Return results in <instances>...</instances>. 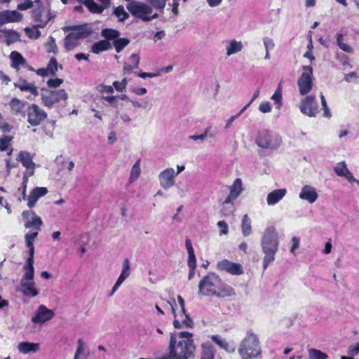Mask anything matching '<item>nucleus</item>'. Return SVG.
I'll list each match as a JSON object with an SVG mask.
<instances>
[{
  "mask_svg": "<svg viewBox=\"0 0 359 359\" xmlns=\"http://www.w3.org/2000/svg\"><path fill=\"white\" fill-rule=\"evenodd\" d=\"M168 354L158 359H189L194 355L196 346L191 332H180L177 337L171 333L168 346Z\"/></svg>",
  "mask_w": 359,
  "mask_h": 359,
  "instance_id": "1",
  "label": "nucleus"
},
{
  "mask_svg": "<svg viewBox=\"0 0 359 359\" xmlns=\"http://www.w3.org/2000/svg\"><path fill=\"white\" fill-rule=\"evenodd\" d=\"M199 292L205 296L229 298L236 296L235 289L218 275L210 273L204 276L198 285Z\"/></svg>",
  "mask_w": 359,
  "mask_h": 359,
  "instance_id": "2",
  "label": "nucleus"
},
{
  "mask_svg": "<svg viewBox=\"0 0 359 359\" xmlns=\"http://www.w3.org/2000/svg\"><path fill=\"white\" fill-rule=\"evenodd\" d=\"M278 235L276 228L273 226L267 227L264 231L261 243L262 251L264 254L263 259L264 269L274 261L275 255L278 251Z\"/></svg>",
  "mask_w": 359,
  "mask_h": 359,
  "instance_id": "3",
  "label": "nucleus"
},
{
  "mask_svg": "<svg viewBox=\"0 0 359 359\" xmlns=\"http://www.w3.org/2000/svg\"><path fill=\"white\" fill-rule=\"evenodd\" d=\"M238 351L242 359L258 358L262 353V350L257 336L252 331H248L241 341Z\"/></svg>",
  "mask_w": 359,
  "mask_h": 359,
  "instance_id": "4",
  "label": "nucleus"
},
{
  "mask_svg": "<svg viewBox=\"0 0 359 359\" xmlns=\"http://www.w3.org/2000/svg\"><path fill=\"white\" fill-rule=\"evenodd\" d=\"M127 9L133 16L144 22H148L158 17L157 13L152 14L153 9L150 5L137 1H131L127 5Z\"/></svg>",
  "mask_w": 359,
  "mask_h": 359,
  "instance_id": "5",
  "label": "nucleus"
},
{
  "mask_svg": "<svg viewBox=\"0 0 359 359\" xmlns=\"http://www.w3.org/2000/svg\"><path fill=\"white\" fill-rule=\"evenodd\" d=\"M255 142L261 148L274 150L280 146L282 138L268 130H262L258 132Z\"/></svg>",
  "mask_w": 359,
  "mask_h": 359,
  "instance_id": "6",
  "label": "nucleus"
},
{
  "mask_svg": "<svg viewBox=\"0 0 359 359\" xmlns=\"http://www.w3.org/2000/svg\"><path fill=\"white\" fill-rule=\"evenodd\" d=\"M23 271L24 275L20 280L19 291L26 297H34L39 294L33 282L34 270L23 269Z\"/></svg>",
  "mask_w": 359,
  "mask_h": 359,
  "instance_id": "7",
  "label": "nucleus"
},
{
  "mask_svg": "<svg viewBox=\"0 0 359 359\" xmlns=\"http://www.w3.org/2000/svg\"><path fill=\"white\" fill-rule=\"evenodd\" d=\"M229 194L222 202L223 205H230V210L229 212L226 211L224 208L221 210L222 214L224 216L230 215L234 210V201L240 196L243 190L241 179L236 178L234 180L233 184L229 187Z\"/></svg>",
  "mask_w": 359,
  "mask_h": 359,
  "instance_id": "8",
  "label": "nucleus"
},
{
  "mask_svg": "<svg viewBox=\"0 0 359 359\" xmlns=\"http://www.w3.org/2000/svg\"><path fill=\"white\" fill-rule=\"evenodd\" d=\"M304 72L299 76L297 81L299 93L302 95L309 93L313 86V68L311 66H304Z\"/></svg>",
  "mask_w": 359,
  "mask_h": 359,
  "instance_id": "9",
  "label": "nucleus"
},
{
  "mask_svg": "<svg viewBox=\"0 0 359 359\" xmlns=\"http://www.w3.org/2000/svg\"><path fill=\"white\" fill-rule=\"evenodd\" d=\"M35 3L36 8L32 11V19L36 27L43 28L50 21L51 17L48 9L42 6L39 0L35 1Z\"/></svg>",
  "mask_w": 359,
  "mask_h": 359,
  "instance_id": "10",
  "label": "nucleus"
},
{
  "mask_svg": "<svg viewBox=\"0 0 359 359\" xmlns=\"http://www.w3.org/2000/svg\"><path fill=\"white\" fill-rule=\"evenodd\" d=\"M47 117V114L37 104H32L27 108V121L32 126L41 124Z\"/></svg>",
  "mask_w": 359,
  "mask_h": 359,
  "instance_id": "11",
  "label": "nucleus"
},
{
  "mask_svg": "<svg viewBox=\"0 0 359 359\" xmlns=\"http://www.w3.org/2000/svg\"><path fill=\"white\" fill-rule=\"evenodd\" d=\"M299 108L304 114L309 117H315L319 112L318 104L314 95L306 96L302 100Z\"/></svg>",
  "mask_w": 359,
  "mask_h": 359,
  "instance_id": "12",
  "label": "nucleus"
},
{
  "mask_svg": "<svg viewBox=\"0 0 359 359\" xmlns=\"http://www.w3.org/2000/svg\"><path fill=\"white\" fill-rule=\"evenodd\" d=\"M66 99L65 90H46L42 94V102L47 107H51L55 103Z\"/></svg>",
  "mask_w": 359,
  "mask_h": 359,
  "instance_id": "13",
  "label": "nucleus"
},
{
  "mask_svg": "<svg viewBox=\"0 0 359 359\" xmlns=\"http://www.w3.org/2000/svg\"><path fill=\"white\" fill-rule=\"evenodd\" d=\"M54 312L48 309L44 305H40L32 318V322L34 324H43L50 320L54 317Z\"/></svg>",
  "mask_w": 359,
  "mask_h": 359,
  "instance_id": "14",
  "label": "nucleus"
},
{
  "mask_svg": "<svg viewBox=\"0 0 359 359\" xmlns=\"http://www.w3.org/2000/svg\"><path fill=\"white\" fill-rule=\"evenodd\" d=\"M217 269L219 271H226L232 275H241L243 273L241 264L234 263L227 259L218 262Z\"/></svg>",
  "mask_w": 359,
  "mask_h": 359,
  "instance_id": "15",
  "label": "nucleus"
},
{
  "mask_svg": "<svg viewBox=\"0 0 359 359\" xmlns=\"http://www.w3.org/2000/svg\"><path fill=\"white\" fill-rule=\"evenodd\" d=\"M14 86L19 88L21 91L29 93L27 97L29 100H34L39 95L37 87L32 83L28 82L26 79L20 78L14 83Z\"/></svg>",
  "mask_w": 359,
  "mask_h": 359,
  "instance_id": "16",
  "label": "nucleus"
},
{
  "mask_svg": "<svg viewBox=\"0 0 359 359\" xmlns=\"http://www.w3.org/2000/svg\"><path fill=\"white\" fill-rule=\"evenodd\" d=\"M22 216L26 219L25 227L27 229H34L38 231L42 224L41 219L37 216L34 211L25 210L22 213Z\"/></svg>",
  "mask_w": 359,
  "mask_h": 359,
  "instance_id": "17",
  "label": "nucleus"
},
{
  "mask_svg": "<svg viewBox=\"0 0 359 359\" xmlns=\"http://www.w3.org/2000/svg\"><path fill=\"white\" fill-rule=\"evenodd\" d=\"M177 175L173 168H167L163 170L159 175V182L161 186L164 189H168L175 184V177Z\"/></svg>",
  "mask_w": 359,
  "mask_h": 359,
  "instance_id": "18",
  "label": "nucleus"
},
{
  "mask_svg": "<svg viewBox=\"0 0 359 359\" xmlns=\"http://www.w3.org/2000/svg\"><path fill=\"white\" fill-rule=\"evenodd\" d=\"M22 18V14L17 11H3L0 12V27L10 22H20Z\"/></svg>",
  "mask_w": 359,
  "mask_h": 359,
  "instance_id": "19",
  "label": "nucleus"
},
{
  "mask_svg": "<svg viewBox=\"0 0 359 359\" xmlns=\"http://www.w3.org/2000/svg\"><path fill=\"white\" fill-rule=\"evenodd\" d=\"M69 30L72 31L69 33V42L72 39H85L92 34L91 29L86 26H79L75 28L69 26Z\"/></svg>",
  "mask_w": 359,
  "mask_h": 359,
  "instance_id": "20",
  "label": "nucleus"
},
{
  "mask_svg": "<svg viewBox=\"0 0 359 359\" xmlns=\"http://www.w3.org/2000/svg\"><path fill=\"white\" fill-rule=\"evenodd\" d=\"M9 58L11 61V67L16 72H19L21 68H25L27 65L25 58L16 50L11 53Z\"/></svg>",
  "mask_w": 359,
  "mask_h": 359,
  "instance_id": "21",
  "label": "nucleus"
},
{
  "mask_svg": "<svg viewBox=\"0 0 359 359\" xmlns=\"http://www.w3.org/2000/svg\"><path fill=\"white\" fill-rule=\"evenodd\" d=\"M299 198L307 201L310 203H314L318 198V193L316 189L309 185H304L299 194Z\"/></svg>",
  "mask_w": 359,
  "mask_h": 359,
  "instance_id": "22",
  "label": "nucleus"
},
{
  "mask_svg": "<svg viewBox=\"0 0 359 359\" xmlns=\"http://www.w3.org/2000/svg\"><path fill=\"white\" fill-rule=\"evenodd\" d=\"M57 62L56 59L52 57L46 67V68H41L36 71V74L41 76L45 77L48 76H55L57 70Z\"/></svg>",
  "mask_w": 359,
  "mask_h": 359,
  "instance_id": "23",
  "label": "nucleus"
},
{
  "mask_svg": "<svg viewBox=\"0 0 359 359\" xmlns=\"http://www.w3.org/2000/svg\"><path fill=\"white\" fill-rule=\"evenodd\" d=\"M285 189H275L268 194L266 202L269 205H273L278 203L286 194Z\"/></svg>",
  "mask_w": 359,
  "mask_h": 359,
  "instance_id": "24",
  "label": "nucleus"
},
{
  "mask_svg": "<svg viewBox=\"0 0 359 359\" xmlns=\"http://www.w3.org/2000/svg\"><path fill=\"white\" fill-rule=\"evenodd\" d=\"M40 346L38 343L22 341L18 345V350L20 353L28 354L36 353L39 351Z\"/></svg>",
  "mask_w": 359,
  "mask_h": 359,
  "instance_id": "25",
  "label": "nucleus"
},
{
  "mask_svg": "<svg viewBox=\"0 0 359 359\" xmlns=\"http://www.w3.org/2000/svg\"><path fill=\"white\" fill-rule=\"evenodd\" d=\"M180 318H181V322L178 319H175L173 321V326L177 328L180 329L182 327H192L194 326V322L189 315L187 313V311H185V313H182L180 312L179 314Z\"/></svg>",
  "mask_w": 359,
  "mask_h": 359,
  "instance_id": "26",
  "label": "nucleus"
},
{
  "mask_svg": "<svg viewBox=\"0 0 359 359\" xmlns=\"http://www.w3.org/2000/svg\"><path fill=\"white\" fill-rule=\"evenodd\" d=\"M216 350L210 343L201 344V359H215Z\"/></svg>",
  "mask_w": 359,
  "mask_h": 359,
  "instance_id": "27",
  "label": "nucleus"
},
{
  "mask_svg": "<svg viewBox=\"0 0 359 359\" xmlns=\"http://www.w3.org/2000/svg\"><path fill=\"white\" fill-rule=\"evenodd\" d=\"M27 102L18 98H13L10 102V107L15 114H21L25 112Z\"/></svg>",
  "mask_w": 359,
  "mask_h": 359,
  "instance_id": "28",
  "label": "nucleus"
},
{
  "mask_svg": "<svg viewBox=\"0 0 359 359\" xmlns=\"http://www.w3.org/2000/svg\"><path fill=\"white\" fill-rule=\"evenodd\" d=\"M111 48V43L109 41L102 39L93 44L91 47V52L95 54H99L100 53L108 50Z\"/></svg>",
  "mask_w": 359,
  "mask_h": 359,
  "instance_id": "29",
  "label": "nucleus"
},
{
  "mask_svg": "<svg viewBox=\"0 0 359 359\" xmlns=\"http://www.w3.org/2000/svg\"><path fill=\"white\" fill-rule=\"evenodd\" d=\"M334 171L337 175L345 177L348 180H351L353 178L351 172L348 170L344 161L339 163L334 168Z\"/></svg>",
  "mask_w": 359,
  "mask_h": 359,
  "instance_id": "30",
  "label": "nucleus"
},
{
  "mask_svg": "<svg viewBox=\"0 0 359 359\" xmlns=\"http://www.w3.org/2000/svg\"><path fill=\"white\" fill-rule=\"evenodd\" d=\"M4 36L6 39V43L7 45L12 44L19 40L20 34L18 32L13 29H4L1 30Z\"/></svg>",
  "mask_w": 359,
  "mask_h": 359,
  "instance_id": "31",
  "label": "nucleus"
},
{
  "mask_svg": "<svg viewBox=\"0 0 359 359\" xmlns=\"http://www.w3.org/2000/svg\"><path fill=\"white\" fill-rule=\"evenodd\" d=\"M79 1L83 3L92 13L100 14L104 11V7L95 3L94 0H79Z\"/></svg>",
  "mask_w": 359,
  "mask_h": 359,
  "instance_id": "32",
  "label": "nucleus"
},
{
  "mask_svg": "<svg viewBox=\"0 0 359 359\" xmlns=\"http://www.w3.org/2000/svg\"><path fill=\"white\" fill-rule=\"evenodd\" d=\"M211 339L217 344L221 348L224 349V351L231 353L234 351V348H232L229 344L224 339H222L220 336L216 334L212 335L211 337Z\"/></svg>",
  "mask_w": 359,
  "mask_h": 359,
  "instance_id": "33",
  "label": "nucleus"
},
{
  "mask_svg": "<svg viewBox=\"0 0 359 359\" xmlns=\"http://www.w3.org/2000/svg\"><path fill=\"white\" fill-rule=\"evenodd\" d=\"M101 36L110 42V41L116 40L120 36V32L110 28H104L101 31Z\"/></svg>",
  "mask_w": 359,
  "mask_h": 359,
  "instance_id": "34",
  "label": "nucleus"
},
{
  "mask_svg": "<svg viewBox=\"0 0 359 359\" xmlns=\"http://www.w3.org/2000/svg\"><path fill=\"white\" fill-rule=\"evenodd\" d=\"M242 233L245 236H248L252 233L251 220L248 215H244L241 223Z\"/></svg>",
  "mask_w": 359,
  "mask_h": 359,
  "instance_id": "35",
  "label": "nucleus"
},
{
  "mask_svg": "<svg viewBox=\"0 0 359 359\" xmlns=\"http://www.w3.org/2000/svg\"><path fill=\"white\" fill-rule=\"evenodd\" d=\"M130 40L128 38H117L113 41V46L116 53L121 52L128 44Z\"/></svg>",
  "mask_w": 359,
  "mask_h": 359,
  "instance_id": "36",
  "label": "nucleus"
},
{
  "mask_svg": "<svg viewBox=\"0 0 359 359\" xmlns=\"http://www.w3.org/2000/svg\"><path fill=\"white\" fill-rule=\"evenodd\" d=\"M113 13L119 22H123L129 18V14L125 11L123 6H118L114 9Z\"/></svg>",
  "mask_w": 359,
  "mask_h": 359,
  "instance_id": "37",
  "label": "nucleus"
},
{
  "mask_svg": "<svg viewBox=\"0 0 359 359\" xmlns=\"http://www.w3.org/2000/svg\"><path fill=\"white\" fill-rule=\"evenodd\" d=\"M29 248V257L27 259L23 269H34V246L27 247Z\"/></svg>",
  "mask_w": 359,
  "mask_h": 359,
  "instance_id": "38",
  "label": "nucleus"
},
{
  "mask_svg": "<svg viewBox=\"0 0 359 359\" xmlns=\"http://www.w3.org/2000/svg\"><path fill=\"white\" fill-rule=\"evenodd\" d=\"M337 46L339 47V48L346 53H351L353 51V49L352 47H351L347 43H345L343 42V34H337Z\"/></svg>",
  "mask_w": 359,
  "mask_h": 359,
  "instance_id": "39",
  "label": "nucleus"
},
{
  "mask_svg": "<svg viewBox=\"0 0 359 359\" xmlns=\"http://www.w3.org/2000/svg\"><path fill=\"white\" fill-rule=\"evenodd\" d=\"M241 42H238L235 40H233L230 42L229 45L227 47V55H231L236 53L239 52L242 48Z\"/></svg>",
  "mask_w": 359,
  "mask_h": 359,
  "instance_id": "40",
  "label": "nucleus"
},
{
  "mask_svg": "<svg viewBox=\"0 0 359 359\" xmlns=\"http://www.w3.org/2000/svg\"><path fill=\"white\" fill-rule=\"evenodd\" d=\"M140 158L133 165L130 176V182H132L139 178L140 175Z\"/></svg>",
  "mask_w": 359,
  "mask_h": 359,
  "instance_id": "41",
  "label": "nucleus"
},
{
  "mask_svg": "<svg viewBox=\"0 0 359 359\" xmlns=\"http://www.w3.org/2000/svg\"><path fill=\"white\" fill-rule=\"evenodd\" d=\"M38 27L36 25L33 27H26L25 32L29 38L36 39L41 35V32L37 29Z\"/></svg>",
  "mask_w": 359,
  "mask_h": 359,
  "instance_id": "42",
  "label": "nucleus"
},
{
  "mask_svg": "<svg viewBox=\"0 0 359 359\" xmlns=\"http://www.w3.org/2000/svg\"><path fill=\"white\" fill-rule=\"evenodd\" d=\"M309 359H327L328 355L318 349H310L309 351Z\"/></svg>",
  "mask_w": 359,
  "mask_h": 359,
  "instance_id": "43",
  "label": "nucleus"
},
{
  "mask_svg": "<svg viewBox=\"0 0 359 359\" xmlns=\"http://www.w3.org/2000/svg\"><path fill=\"white\" fill-rule=\"evenodd\" d=\"M167 1L168 0H149L151 7L160 11L161 13H163Z\"/></svg>",
  "mask_w": 359,
  "mask_h": 359,
  "instance_id": "44",
  "label": "nucleus"
},
{
  "mask_svg": "<svg viewBox=\"0 0 359 359\" xmlns=\"http://www.w3.org/2000/svg\"><path fill=\"white\" fill-rule=\"evenodd\" d=\"M47 53L55 54L57 51V47L53 37L50 36L45 45Z\"/></svg>",
  "mask_w": 359,
  "mask_h": 359,
  "instance_id": "45",
  "label": "nucleus"
},
{
  "mask_svg": "<svg viewBox=\"0 0 359 359\" xmlns=\"http://www.w3.org/2000/svg\"><path fill=\"white\" fill-rule=\"evenodd\" d=\"M28 182V176L27 174H24L23 178H22V182L21 184V187L19 188V190L22 191V198H19V201L25 200L27 198V194H26V190H27V186Z\"/></svg>",
  "mask_w": 359,
  "mask_h": 359,
  "instance_id": "46",
  "label": "nucleus"
},
{
  "mask_svg": "<svg viewBox=\"0 0 359 359\" xmlns=\"http://www.w3.org/2000/svg\"><path fill=\"white\" fill-rule=\"evenodd\" d=\"M271 99L275 101L276 104L278 105L281 104V100H282V87L281 83H279L277 89L276 90L273 95L271 96Z\"/></svg>",
  "mask_w": 359,
  "mask_h": 359,
  "instance_id": "47",
  "label": "nucleus"
},
{
  "mask_svg": "<svg viewBox=\"0 0 359 359\" xmlns=\"http://www.w3.org/2000/svg\"><path fill=\"white\" fill-rule=\"evenodd\" d=\"M38 236V231L27 233L25 234V242L27 247L34 246V241Z\"/></svg>",
  "mask_w": 359,
  "mask_h": 359,
  "instance_id": "48",
  "label": "nucleus"
},
{
  "mask_svg": "<svg viewBox=\"0 0 359 359\" xmlns=\"http://www.w3.org/2000/svg\"><path fill=\"white\" fill-rule=\"evenodd\" d=\"M11 138L8 136H4L0 139V150L6 151L8 149Z\"/></svg>",
  "mask_w": 359,
  "mask_h": 359,
  "instance_id": "49",
  "label": "nucleus"
},
{
  "mask_svg": "<svg viewBox=\"0 0 359 359\" xmlns=\"http://www.w3.org/2000/svg\"><path fill=\"white\" fill-rule=\"evenodd\" d=\"M128 277V276L126 275V274H123V273H121V275L119 276V277L118 278L116 283L114 284L113 288H112V290L110 293V296L114 294V292L118 288V287L122 284V283Z\"/></svg>",
  "mask_w": 359,
  "mask_h": 359,
  "instance_id": "50",
  "label": "nucleus"
},
{
  "mask_svg": "<svg viewBox=\"0 0 359 359\" xmlns=\"http://www.w3.org/2000/svg\"><path fill=\"white\" fill-rule=\"evenodd\" d=\"M32 191L37 198L45 196L48 193V190L46 187H36Z\"/></svg>",
  "mask_w": 359,
  "mask_h": 359,
  "instance_id": "51",
  "label": "nucleus"
},
{
  "mask_svg": "<svg viewBox=\"0 0 359 359\" xmlns=\"http://www.w3.org/2000/svg\"><path fill=\"white\" fill-rule=\"evenodd\" d=\"M187 265L189 267H196V258L194 252L188 253Z\"/></svg>",
  "mask_w": 359,
  "mask_h": 359,
  "instance_id": "52",
  "label": "nucleus"
},
{
  "mask_svg": "<svg viewBox=\"0 0 359 359\" xmlns=\"http://www.w3.org/2000/svg\"><path fill=\"white\" fill-rule=\"evenodd\" d=\"M62 83L60 79H50L47 81V85L49 88H57Z\"/></svg>",
  "mask_w": 359,
  "mask_h": 359,
  "instance_id": "53",
  "label": "nucleus"
},
{
  "mask_svg": "<svg viewBox=\"0 0 359 359\" xmlns=\"http://www.w3.org/2000/svg\"><path fill=\"white\" fill-rule=\"evenodd\" d=\"M217 226L219 229L220 234H227L229 231V228L227 224L224 221H219L217 222Z\"/></svg>",
  "mask_w": 359,
  "mask_h": 359,
  "instance_id": "54",
  "label": "nucleus"
},
{
  "mask_svg": "<svg viewBox=\"0 0 359 359\" xmlns=\"http://www.w3.org/2000/svg\"><path fill=\"white\" fill-rule=\"evenodd\" d=\"M26 199L28 200V203H27L28 207L32 208L35 205V204L39 198H37V197L34 194H32V191H31L30 194L28 196H27Z\"/></svg>",
  "mask_w": 359,
  "mask_h": 359,
  "instance_id": "55",
  "label": "nucleus"
},
{
  "mask_svg": "<svg viewBox=\"0 0 359 359\" xmlns=\"http://www.w3.org/2000/svg\"><path fill=\"white\" fill-rule=\"evenodd\" d=\"M33 6V2L31 0H26L24 3H20L18 5V9L25 11Z\"/></svg>",
  "mask_w": 359,
  "mask_h": 359,
  "instance_id": "56",
  "label": "nucleus"
},
{
  "mask_svg": "<svg viewBox=\"0 0 359 359\" xmlns=\"http://www.w3.org/2000/svg\"><path fill=\"white\" fill-rule=\"evenodd\" d=\"M22 164L27 169L34 168V163L32 161V158H19Z\"/></svg>",
  "mask_w": 359,
  "mask_h": 359,
  "instance_id": "57",
  "label": "nucleus"
},
{
  "mask_svg": "<svg viewBox=\"0 0 359 359\" xmlns=\"http://www.w3.org/2000/svg\"><path fill=\"white\" fill-rule=\"evenodd\" d=\"M259 109L262 113H268L271 111V107L269 102H263L259 104Z\"/></svg>",
  "mask_w": 359,
  "mask_h": 359,
  "instance_id": "58",
  "label": "nucleus"
},
{
  "mask_svg": "<svg viewBox=\"0 0 359 359\" xmlns=\"http://www.w3.org/2000/svg\"><path fill=\"white\" fill-rule=\"evenodd\" d=\"M84 343L81 339L78 340V348L75 354L74 359H80V355L83 353Z\"/></svg>",
  "mask_w": 359,
  "mask_h": 359,
  "instance_id": "59",
  "label": "nucleus"
},
{
  "mask_svg": "<svg viewBox=\"0 0 359 359\" xmlns=\"http://www.w3.org/2000/svg\"><path fill=\"white\" fill-rule=\"evenodd\" d=\"M130 270V262H129L128 259L126 258L123 260V269H122L121 273L126 274L129 276Z\"/></svg>",
  "mask_w": 359,
  "mask_h": 359,
  "instance_id": "60",
  "label": "nucleus"
},
{
  "mask_svg": "<svg viewBox=\"0 0 359 359\" xmlns=\"http://www.w3.org/2000/svg\"><path fill=\"white\" fill-rule=\"evenodd\" d=\"M99 91L100 93H106L108 94H112L114 93V88L111 86H107L102 84L99 86Z\"/></svg>",
  "mask_w": 359,
  "mask_h": 359,
  "instance_id": "61",
  "label": "nucleus"
},
{
  "mask_svg": "<svg viewBox=\"0 0 359 359\" xmlns=\"http://www.w3.org/2000/svg\"><path fill=\"white\" fill-rule=\"evenodd\" d=\"M130 60L133 64L135 68L139 67L140 56L138 54L133 53L130 57Z\"/></svg>",
  "mask_w": 359,
  "mask_h": 359,
  "instance_id": "62",
  "label": "nucleus"
},
{
  "mask_svg": "<svg viewBox=\"0 0 359 359\" xmlns=\"http://www.w3.org/2000/svg\"><path fill=\"white\" fill-rule=\"evenodd\" d=\"M359 353V342L355 343L349 346L348 348V353L354 355Z\"/></svg>",
  "mask_w": 359,
  "mask_h": 359,
  "instance_id": "63",
  "label": "nucleus"
},
{
  "mask_svg": "<svg viewBox=\"0 0 359 359\" xmlns=\"http://www.w3.org/2000/svg\"><path fill=\"white\" fill-rule=\"evenodd\" d=\"M264 44L266 50H269V49H272L274 47V43H273V40L268 37H266L264 39Z\"/></svg>",
  "mask_w": 359,
  "mask_h": 359,
  "instance_id": "64",
  "label": "nucleus"
}]
</instances>
